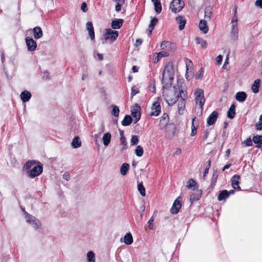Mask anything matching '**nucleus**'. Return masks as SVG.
<instances>
[{
  "instance_id": "c756f323",
  "label": "nucleus",
  "mask_w": 262,
  "mask_h": 262,
  "mask_svg": "<svg viewBox=\"0 0 262 262\" xmlns=\"http://www.w3.org/2000/svg\"><path fill=\"white\" fill-rule=\"evenodd\" d=\"M175 47V45L171 42L167 41H163L161 44V48L162 49H167L169 50L172 48H174Z\"/></svg>"
},
{
  "instance_id": "5701e85b",
  "label": "nucleus",
  "mask_w": 262,
  "mask_h": 262,
  "mask_svg": "<svg viewBox=\"0 0 262 262\" xmlns=\"http://www.w3.org/2000/svg\"><path fill=\"white\" fill-rule=\"evenodd\" d=\"M199 28L204 33L206 34L208 31V27L207 25V20H201L199 23Z\"/></svg>"
},
{
  "instance_id": "338daca9",
  "label": "nucleus",
  "mask_w": 262,
  "mask_h": 262,
  "mask_svg": "<svg viewBox=\"0 0 262 262\" xmlns=\"http://www.w3.org/2000/svg\"><path fill=\"white\" fill-rule=\"evenodd\" d=\"M63 179L66 180V181H69L70 180V176L68 174L64 173L62 176Z\"/></svg>"
},
{
  "instance_id": "4468645a",
  "label": "nucleus",
  "mask_w": 262,
  "mask_h": 262,
  "mask_svg": "<svg viewBox=\"0 0 262 262\" xmlns=\"http://www.w3.org/2000/svg\"><path fill=\"white\" fill-rule=\"evenodd\" d=\"M181 207V204L179 200V198H178L174 202L171 209L170 212L172 214H177L179 211Z\"/></svg>"
},
{
  "instance_id": "603ef678",
  "label": "nucleus",
  "mask_w": 262,
  "mask_h": 262,
  "mask_svg": "<svg viewBox=\"0 0 262 262\" xmlns=\"http://www.w3.org/2000/svg\"><path fill=\"white\" fill-rule=\"evenodd\" d=\"M244 144L246 146H250L252 145V141L251 139L249 137L247 138L245 141H244Z\"/></svg>"
},
{
  "instance_id": "8fccbe9b",
  "label": "nucleus",
  "mask_w": 262,
  "mask_h": 262,
  "mask_svg": "<svg viewBox=\"0 0 262 262\" xmlns=\"http://www.w3.org/2000/svg\"><path fill=\"white\" fill-rule=\"evenodd\" d=\"M34 162L32 161H28L26 162L25 165H24V168L26 169H29L31 168L32 166L34 164Z\"/></svg>"
},
{
  "instance_id": "dca6fc26",
  "label": "nucleus",
  "mask_w": 262,
  "mask_h": 262,
  "mask_svg": "<svg viewBox=\"0 0 262 262\" xmlns=\"http://www.w3.org/2000/svg\"><path fill=\"white\" fill-rule=\"evenodd\" d=\"M202 192L201 190H196L195 192L192 193L190 195V201L191 204L194 201H198L202 196Z\"/></svg>"
},
{
  "instance_id": "69168bd1",
  "label": "nucleus",
  "mask_w": 262,
  "mask_h": 262,
  "mask_svg": "<svg viewBox=\"0 0 262 262\" xmlns=\"http://www.w3.org/2000/svg\"><path fill=\"white\" fill-rule=\"evenodd\" d=\"M197 129L196 128H194V129H191V134H190V135L191 136L193 137L194 136V135H196V133H197Z\"/></svg>"
},
{
  "instance_id": "ddd939ff",
  "label": "nucleus",
  "mask_w": 262,
  "mask_h": 262,
  "mask_svg": "<svg viewBox=\"0 0 262 262\" xmlns=\"http://www.w3.org/2000/svg\"><path fill=\"white\" fill-rule=\"evenodd\" d=\"M231 38L233 40L236 41L238 38V28L237 25H231L230 31Z\"/></svg>"
},
{
  "instance_id": "a211bd4d",
  "label": "nucleus",
  "mask_w": 262,
  "mask_h": 262,
  "mask_svg": "<svg viewBox=\"0 0 262 262\" xmlns=\"http://www.w3.org/2000/svg\"><path fill=\"white\" fill-rule=\"evenodd\" d=\"M86 29L89 31V36L92 40L95 39V33L93 24L91 22L89 21L86 23Z\"/></svg>"
},
{
  "instance_id": "c9c22d12",
  "label": "nucleus",
  "mask_w": 262,
  "mask_h": 262,
  "mask_svg": "<svg viewBox=\"0 0 262 262\" xmlns=\"http://www.w3.org/2000/svg\"><path fill=\"white\" fill-rule=\"evenodd\" d=\"M252 140L254 143L258 144V145H256V147H259L260 146V145L262 144V136L261 135L254 136L253 137Z\"/></svg>"
},
{
  "instance_id": "2eb2a0df",
  "label": "nucleus",
  "mask_w": 262,
  "mask_h": 262,
  "mask_svg": "<svg viewBox=\"0 0 262 262\" xmlns=\"http://www.w3.org/2000/svg\"><path fill=\"white\" fill-rule=\"evenodd\" d=\"M218 117L217 112L214 111L209 116L207 119V123L208 125H211L213 124Z\"/></svg>"
},
{
  "instance_id": "09e8293b",
  "label": "nucleus",
  "mask_w": 262,
  "mask_h": 262,
  "mask_svg": "<svg viewBox=\"0 0 262 262\" xmlns=\"http://www.w3.org/2000/svg\"><path fill=\"white\" fill-rule=\"evenodd\" d=\"M169 55L168 53L166 51H161L158 53L157 57H167Z\"/></svg>"
},
{
  "instance_id": "c85d7f7f",
  "label": "nucleus",
  "mask_w": 262,
  "mask_h": 262,
  "mask_svg": "<svg viewBox=\"0 0 262 262\" xmlns=\"http://www.w3.org/2000/svg\"><path fill=\"white\" fill-rule=\"evenodd\" d=\"M229 196V193L227 190H224L219 193L217 199L220 201H225Z\"/></svg>"
},
{
  "instance_id": "6ab92c4d",
  "label": "nucleus",
  "mask_w": 262,
  "mask_h": 262,
  "mask_svg": "<svg viewBox=\"0 0 262 262\" xmlns=\"http://www.w3.org/2000/svg\"><path fill=\"white\" fill-rule=\"evenodd\" d=\"M176 20L177 23L179 24V29L180 30L184 29L186 20L185 18L182 16H178L176 17Z\"/></svg>"
},
{
  "instance_id": "f8f14e48",
  "label": "nucleus",
  "mask_w": 262,
  "mask_h": 262,
  "mask_svg": "<svg viewBox=\"0 0 262 262\" xmlns=\"http://www.w3.org/2000/svg\"><path fill=\"white\" fill-rule=\"evenodd\" d=\"M169 118L167 113H164L161 117L159 122V127L161 129L166 128L168 124Z\"/></svg>"
},
{
  "instance_id": "39448f33",
  "label": "nucleus",
  "mask_w": 262,
  "mask_h": 262,
  "mask_svg": "<svg viewBox=\"0 0 262 262\" xmlns=\"http://www.w3.org/2000/svg\"><path fill=\"white\" fill-rule=\"evenodd\" d=\"M184 6V3L181 0H173L170 5L172 12L176 13L180 12Z\"/></svg>"
},
{
  "instance_id": "412c9836",
  "label": "nucleus",
  "mask_w": 262,
  "mask_h": 262,
  "mask_svg": "<svg viewBox=\"0 0 262 262\" xmlns=\"http://www.w3.org/2000/svg\"><path fill=\"white\" fill-rule=\"evenodd\" d=\"M33 32L35 39H39L41 38L43 36L42 30L39 27H34L33 29Z\"/></svg>"
},
{
  "instance_id": "a19ab883",
  "label": "nucleus",
  "mask_w": 262,
  "mask_h": 262,
  "mask_svg": "<svg viewBox=\"0 0 262 262\" xmlns=\"http://www.w3.org/2000/svg\"><path fill=\"white\" fill-rule=\"evenodd\" d=\"M138 190L142 196H144L145 195V189L142 183L138 185Z\"/></svg>"
},
{
  "instance_id": "7c9ffc66",
  "label": "nucleus",
  "mask_w": 262,
  "mask_h": 262,
  "mask_svg": "<svg viewBox=\"0 0 262 262\" xmlns=\"http://www.w3.org/2000/svg\"><path fill=\"white\" fill-rule=\"evenodd\" d=\"M123 242L127 245H131L133 242V238L130 233H128L123 237Z\"/></svg>"
},
{
  "instance_id": "79ce46f5",
  "label": "nucleus",
  "mask_w": 262,
  "mask_h": 262,
  "mask_svg": "<svg viewBox=\"0 0 262 262\" xmlns=\"http://www.w3.org/2000/svg\"><path fill=\"white\" fill-rule=\"evenodd\" d=\"M135 154L138 157H141L143 154V149L140 145H138L135 149Z\"/></svg>"
},
{
  "instance_id": "e2e57ef3",
  "label": "nucleus",
  "mask_w": 262,
  "mask_h": 262,
  "mask_svg": "<svg viewBox=\"0 0 262 262\" xmlns=\"http://www.w3.org/2000/svg\"><path fill=\"white\" fill-rule=\"evenodd\" d=\"M142 43V40L141 39H137L136 41L135 46H140Z\"/></svg>"
},
{
  "instance_id": "37998d69",
  "label": "nucleus",
  "mask_w": 262,
  "mask_h": 262,
  "mask_svg": "<svg viewBox=\"0 0 262 262\" xmlns=\"http://www.w3.org/2000/svg\"><path fill=\"white\" fill-rule=\"evenodd\" d=\"M138 137L136 135H134L132 137L131 140H130V144L132 146L137 145L138 143Z\"/></svg>"
},
{
  "instance_id": "3c124183",
  "label": "nucleus",
  "mask_w": 262,
  "mask_h": 262,
  "mask_svg": "<svg viewBox=\"0 0 262 262\" xmlns=\"http://www.w3.org/2000/svg\"><path fill=\"white\" fill-rule=\"evenodd\" d=\"M238 17L237 15L233 14L232 19L231 21V25H237Z\"/></svg>"
},
{
  "instance_id": "58836bf2",
  "label": "nucleus",
  "mask_w": 262,
  "mask_h": 262,
  "mask_svg": "<svg viewBox=\"0 0 262 262\" xmlns=\"http://www.w3.org/2000/svg\"><path fill=\"white\" fill-rule=\"evenodd\" d=\"M86 256L89 262H95V255L93 251H89Z\"/></svg>"
},
{
  "instance_id": "7ed1b4c3",
  "label": "nucleus",
  "mask_w": 262,
  "mask_h": 262,
  "mask_svg": "<svg viewBox=\"0 0 262 262\" xmlns=\"http://www.w3.org/2000/svg\"><path fill=\"white\" fill-rule=\"evenodd\" d=\"M180 98L181 99L179 100L178 102V107L179 113L182 115L183 114L185 108V100L187 98V94L186 91L183 90L180 91Z\"/></svg>"
},
{
  "instance_id": "4be33fe9",
  "label": "nucleus",
  "mask_w": 262,
  "mask_h": 262,
  "mask_svg": "<svg viewBox=\"0 0 262 262\" xmlns=\"http://www.w3.org/2000/svg\"><path fill=\"white\" fill-rule=\"evenodd\" d=\"M123 19H117L113 20L111 23V26L114 29H120L123 25Z\"/></svg>"
},
{
  "instance_id": "de8ad7c7",
  "label": "nucleus",
  "mask_w": 262,
  "mask_h": 262,
  "mask_svg": "<svg viewBox=\"0 0 262 262\" xmlns=\"http://www.w3.org/2000/svg\"><path fill=\"white\" fill-rule=\"evenodd\" d=\"M203 75V70L202 68L200 69L196 74L195 77L197 79H201Z\"/></svg>"
},
{
  "instance_id": "680f3d73",
  "label": "nucleus",
  "mask_w": 262,
  "mask_h": 262,
  "mask_svg": "<svg viewBox=\"0 0 262 262\" xmlns=\"http://www.w3.org/2000/svg\"><path fill=\"white\" fill-rule=\"evenodd\" d=\"M216 62L219 63V64H220L221 63V62L222 61V60H223V57L221 55H220L219 56H217L216 57Z\"/></svg>"
},
{
  "instance_id": "9b49d317",
  "label": "nucleus",
  "mask_w": 262,
  "mask_h": 262,
  "mask_svg": "<svg viewBox=\"0 0 262 262\" xmlns=\"http://www.w3.org/2000/svg\"><path fill=\"white\" fill-rule=\"evenodd\" d=\"M28 50L29 51H34L37 47L36 42L32 38L27 37L25 38Z\"/></svg>"
},
{
  "instance_id": "f257e3e1",
  "label": "nucleus",
  "mask_w": 262,
  "mask_h": 262,
  "mask_svg": "<svg viewBox=\"0 0 262 262\" xmlns=\"http://www.w3.org/2000/svg\"><path fill=\"white\" fill-rule=\"evenodd\" d=\"M174 74L172 66L171 64H167L163 71L162 82L163 84V88L167 89L172 85L173 80Z\"/></svg>"
},
{
  "instance_id": "0eeeda50",
  "label": "nucleus",
  "mask_w": 262,
  "mask_h": 262,
  "mask_svg": "<svg viewBox=\"0 0 262 262\" xmlns=\"http://www.w3.org/2000/svg\"><path fill=\"white\" fill-rule=\"evenodd\" d=\"M140 110L141 108L140 106L137 104H136L131 110V114L134 118V123H136L140 119Z\"/></svg>"
},
{
  "instance_id": "4c0bfd02",
  "label": "nucleus",
  "mask_w": 262,
  "mask_h": 262,
  "mask_svg": "<svg viewBox=\"0 0 262 262\" xmlns=\"http://www.w3.org/2000/svg\"><path fill=\"white\" fill-rule=\"evenodd\" d=\"M129 165L127 163H123L120 168V172L122 175H125L128 172Z\"/></svg>"
},
{
  "instance_id": "bf43d9fd",
  "label": "nucleus",
  "mask_w": 262,
  "mask_h": 262,
  "mask_svg": "<svg viewBox=\"0 0 262 262\" xmlns=\"http://www.w3.org/2000/svg\"><path fill=\"white\" fill-rule=\"evenodd\" d=\"M43 78L45 79H49L50 78V75H49V73L47 71H45L44 73H43Z\"/></svg>"
},
{
  "instance_id": "13d9d810",
  "label": "nucleus",
  "mask_w": 262,
  "mask_h": 262,
  "mask_svg": "<svg viewBox=\"0 0 262 262\" xmlns=\"http://www.w3.org/2000/svg\"><path fill=\"white\" fill-rule=\"evenodd\" d=\"M123 4H116V7H115V10L117 12L120 11L121 9V7L123 6Z\"/></svg>"
},
{
  "instance_id": "ea45409f",
  "label": "nucleus",
  "mask_w": 262,
  "mask_h": 262,
  "mask_svg": "<svg viewBox=\"0 0 262 262\" xmlns=\"http://www.w3.org/2000/svg\"><path fill=\"white\" fill-rule=\"evenodd\" d=\"M195 42L197 44L200 45L203 48H206L207 47V42L203 39L198 37L195 38Z\"/></svg>"
},
{
  "instance_id": "864d4df0",
  "label": "nucleus",
  "mask_w": 262,
  "mask_h": 262,
  "mask_svg": "<svg viewBox=\"0 0 262 262\" xmlns=\"http://www.w3.org/2000/svg\"><path fill=\"white\" fill-rule=\"evenodd\" d=\"M154 222V217L152 216L149 220V221H148L147 222V224H148V228L150 229H153V228H154V226H153V223Z\"/></svg>"
},
{
  "instance_id": "72a5a7b5",
  "label": "nucleus",
  "mask_w": 262,
  "mask_h": 262,
  "mask_svg": "<svg viewBox=\"0 0 262 262\" xmlns=\"http://www.w3.org/2000/svg\"><path fill=\"white\" fill-rule=\"evenodd\" d=\"M132 121L133 119L130 116L125 115L121 122V124L123 126H128L132 123Z\"/></svg>"
},
{
  "instance_id": "052dcab7",
  "label": "nucleus",
  "mask_w": 262,
  "mask_h": 262,
  "mask_svg": "<svg viewBox=\"0 0 262 262\" xmlns=\"http://www.w3.org/2000/svg\"><path fill=\"white\" fill-rule=\"evenodd\" d=\"M256 129L258 130H260L262 129V124L260 123H257L255 124Z\"/></svg>"
},
{
  "instance_id": "2f4dec72",
  "label": "nucleus",
  "mask_w": 262,
  "mask_h": 262,
  "mask_svg": "<svg viewBox=\"0 0 262 262\" xmlns=\"http://www.w3.org/2000/svg\"><path fill=\"white\" fill-rule=\"evenodd\" d=\"M186 187L188 189L195 190L198 188V185L196 182L193 179H190L187 182Z\"/></svg>"
},
{
  "instance_id": "a878e982",
  "label": "nucleus",
  "mask_w": 262,
  "mask_h": 262,
  "mask_svg": "<svg viewBox=\"0 0 262 262\" xmlns=\"http://www.w3.org/2000/svg\"><path fill=\"white\" fill-rule=\"evenodd\" d=\"M212 7L208 6L206 7L204 10V18L206 19V20H209L211 18L212 15Z\"/></svg>"
},
{
  "instance_id": "f3484780",
  "label": "nucleus",
  "mask_w": 262,
  "mask_h": 262,
  "mask_svg": "<svg viewBox=\"0 0 262 262\" xmlns=\"http://www.w3.org/2000/svg\"><path fill=\"white\" fill-rule=\"evenodd\" d=\"M240 176L239 175H234L231 178L232 186L234 189H236L239 190H241V187L239 186V181Z\"/></svg>"
},
{
  "instance_id": "1a4fd4ad",
  "label": "nucleus",
  "mask_w": 262,
  "mask_h": 262,
  "mask_svg": "<svg viewBox=\"0 0 262 262\" xmlns=\"http://www.w3.org/2000/svg\"><path fill=\"white\" fill-rule=\"evenodd\" d=\"M26 218L27 222L32 226L33 227L37 228L40 227L41 225L40 222L35 217L27 213L26 215Z\"/></svg>"
},
{
  "instance_id": "9d476101",
  "label": "nucleus",
  "mask_w": 262,
  "mask_h": 262,
  "mask_svg": "<svg viewBox=\"0 0 262 262\" xmlns=\"http://www.w3.org/2000/svg\"><path fill=\"white\" fill-rule=\"evenodd\" d=\"M42 172V167L41 165H37L33 167V168L30 171L28 176L33 178L41 173Z\"/></svg>"
},
{
  "instance_id": "cd10ccee",
  "label": "nucleus",
  "mask_w": 262,
  "mask_h": 262,
  "mask_svg": "<svg viewBox=\"0 0 262 262\" xmlns=\"http://www.w3.org/2000/svg\"><path fill=\"white\" fill-rule=\"evenodd\" d=\"M111 135L110 133H105L102 138L103 143L105 146H107L110 143Z\"/></svg>"
},
{
  "instance_id": "aec40b11",
  "label": "nucleus",
  "mask_w": 262,
  "mask_h": 262,
  "mask_svg": "<svg viewBox=\"0 0 262 262\" xmlns=\"http://www.w3.org/2000/svg\"><path fill=\"white\" fill-rule=\"evenodd\" d=\"M20 97L23 102H26L29 101L31 97V94L30 92L24 91L20 95Z\"/></svg>"
},
{
  "instance_id": "e433bc0d",
  "label": "nucleus",
  "mask_w": 262,
  "mask_h": 262,
  "mask_svg": "<svg viewBox=\"0 0 262 262\" xmlns=\"http://www.w3.org/2000/svg\"><path fill=\"white\" fill-rule=\"evenodd\" d=\"M259 82V79H257L254 81L253 84L252 85L251 90L254 93H257L258 92Z\"/></svg>"
},
{
  "instance_id": "423d86ee",
  "label": "nucleus",
  "mask_w": 262,
  "mask_h": 262,
  "mask_svg": "<svg viewBox=\"0 0 262 262\" xmlns=\"http://www.w3.org/2000/svg\"><path fill=\"white\" fill-rule=\"evenodd\" d=\"M119 35L117 31L112 30L111 29L105 30L104 33V39L107 40L108 39L111 40L112 41L116 40Z\"/></svg>"
},
{
  "instance_id": "bb28decb",
  "label": "nucleus",
  "mask_w": 262,
  "mask_h": 262,
  "mask_svg": "<svg viewBox=\"0 0 262 262\" xmlns=\"http://www.w3.org/2000/svg\"><path fill=\"white\" fill-rule=\"evenodd\" d=\"M247 98V94L244 92H237L235 95V99L239 102H244Z\"/></svg>"
},
{
  "instance_id": "0e129e2a",
  "label": "nucleus",
  "mask_w": 262,
  "mask_h": 262,
  "mask_svg": "<svg viewBox=\"0 0 262 262\" xmlns=\"http://www.w3.org/2000/svg\"><path fill=\"white\" fill-rule=\"evenodd\" d=\"M88 77V73L87 72H85L84 73H83L81 77L82 80H84Z\"/></svg>"
},
{
  "instance_id": "c03bdc74",
  "label": "nucleus",
  "mask_w": 262,
  "mask_h": 262,
  "mask_svg": "<svg viewBox=\"0 0 262 262\" xmlns=\"http://www.w3.org/2000/svg\"><path fill=\"white\" fill-rule=\"evenodd\" d=\"M119 109L118 106L114 105L113 106L112 114L115 117H118L119 114Z\"/></svg>"
},
{
  "instance_id": "774afa93",
  "label": "nucleus",
  "mask_w": 262,
  "mask_h": 262,
  "mask_svg": "<svg viewBox=\"0 0 262 262\" xmlns=\"http://www.w3.org/2000/svg\"><path fill=\"white\" fill-rule=\"evenodd\" d=\"M117 4H124L125 3V0H113Z\"/></svg>"
},
{
  "instance_id": "a18cd8bd",
  "label": "nucleus",
  "mask_w": 262,
  "mask_h": 262,
  "mask_svg": "<svg viewBox=\"0 0 262 262\" xmlns=\"http://www.w3.org/2000/svg\"><path fill=\"white\" fill-rule=\"evenodd\" d=\"M198 120L196 119L195 117L193 118L192 119V123H191V129L196 128L197 129L198 126Z\"/></svg>"
},
{
  "instance_id": "b1692460",
  "label": "nucleus",
  "mask_w": 262,
  "mask_h": 262,
  "mask_svg": "<svg viewBox=\"0 0 262 262\" xmlns=\"http://www.w3.org/2000/svg\"><path fill=\"white\" fill-rule=\"evenodd\" d=\"M151 2L154 4L156 13H160L162 11V5L160 0H151Z\"/></svg>"
},
{
  "instance_id": "6e6d98bb",
  "label": "nucleus",
  "mask_w": 262,
  "mask_h": 262,
  "mask_svg": "<svg viewBox=\"0 0 262 262\" xmlns=\"http://www.w3.org/2000/svg\"><path fill=\"white\" fill-rule=\"evenodd\" d=\"M81 9L84 12H85L87 11V10H88L87 5L85 2H83L82 3V5L81 6Z\"/></svg>"
},
{
  "instance_id": "4d7b16f0",
  "label": "nucleus",
  "mask_w": 262,
  "mask_h": 262,
  "mask_svg": "<svg viewBox=\"0 0 262 262\" xmlns=\"http://www.w3.org/2000/svg\"><path fill=\"white\" fill-rule=\"evenodd\" d=\"M255 5L256 7L262 8V0H256Z\"/></svg>"
},
{
  "instance_id": "6e6552de",
  "label": "nucleus",
  "mask_w": 262,
  "mask_h": 262,
  "mask_svg": "<svg viewBox=\"0 0 262 262\" xmlns=\"http://www.w3.org/2000/svg\"><path fill=\"white\" fill-rule=\"evenodd\" d=\"M161 113V105L158 100L154 101L152 104L151 107V112L150 113V116H158Z\"/></svg>"
},
{
  "instance_id": "393cba45",
  "label": "nucleus",
  "mask_w": 262,
  "mask_h": 262,
  "mask_svg": "<svg viewBox=\"0 0 262 262\" xmlns=\"http://www.w3.org/2000/svg\"><path fill=\"white\" fill-rule=\"evenodd\" d=\"M158 20L156 17H154L151 19L150 24L148 26L149 36L151 35L154 27L158 23Z\"/></svg>"
},
{
  "instance_id": "5fc2aeb1",
  "label": "nucleus",
  "mask_w": 262,
  "mask_h": 262,
  "mask_svg": "<svg viewBox=\"0 0 262 262\" xmlns=\"http://www.w3.org/2000/svg\"><path fill=\"white\" fill-rule=\"evenodd\" d=\"M139 90L138 89H136L135 86L132 88V93H131V98H132L135 95L139 93Z\"/></svg>"
},
{
  "instance_id": "49530a36",
  "label": "nucleus",
  "mask_w": 262,
  "mask_h": 262,
  "mask_svg": "<svg viewBox=\"0 0 262 262\" xmlns=\"http://www.w3.org/2000/svg\"><path fill=\"white\" fill-rule=\"evenodd\" d=\"M120 141L121 144L123 146V149H126L127 148V141L124 136L120 137Z\"/></svg>"
},
{
  "instance_id": "20e7f679",
  "label": "nucleus",
  "mask_w": 262,
  "mask_h": 262,
  "mask_svg": "<svg viewBox=\"0 0 262 262\" xmlns=\"http://www.w3.org/2000/svg\"><path fill=\"white\" fill-rule=\"evenodd\" d=\"M195 101L196 104H199L201 111L203 110V106L205 103V99L204 96V91L202 89H198L194 92Z\"/></svg>"
},
{
  "instance_id": "f704fd0d",
  "label": "nucleus",
  "mask_w": 262,
  "mask_h": 262,
  "mask_svg": "<svg viewBox=\"0 0 262 262\" xmlns=\"http://www.w3.org/2000/svg\"><path fill=\"white\" fill-rule=\"evenodd\" d=\"M235 105L233 104L230 106L227 112V117L229 118L233 119L234 117L235 114Z\"/></svg>"
},
{
  "instance_id": "473e14b6",
  "label": "nucleus",
  "mask_w": 262,
  "mask_h": 262,
  "mask_svg": "<svg viewBox=\"0 0 262 262\" xmlns=\"http://www.w3.org/2000/svg\"><path fill=\"white\" fill-rule=\"evenodd\" d=\"M71 145L74 148H77L81 146V142L79 137H75L71 143Z\"/></svg>"
},
{
  "instance_id": "f03ea898",
  "label": "nucleus",
  "mask_w": 262,
  "mask_h": 262,
  "mask_svg": "<svg viewBox=\"0 0 262 262\" xmlns=\"http://www.w3.org/2000/svg\"><path fill=\"white\" fill-rule=\"evenodd\" d=\"M180 90L176 86H173L172 89L163 92V96L165 101L169 105L174 104L180 98Z\"/></svg>"
}]
</instances>
